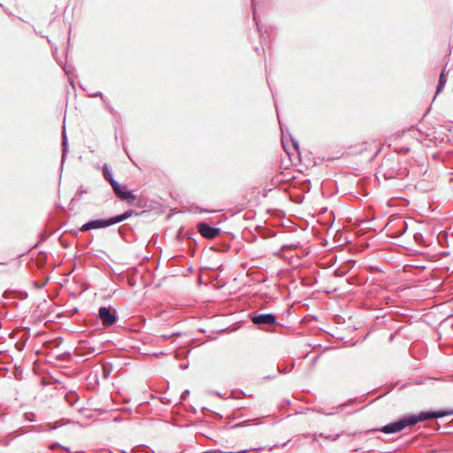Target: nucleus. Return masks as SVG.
Instances as JSON below:
<instances>
[{
  "instance_id": "nucleus-1",
  "label": "nucleus",
  "mask_w": 453,
  "mask_h": 453,
  "mask_svg": "<svg viewBox=\"0 0 453 453\" xmlns=\"http://www.w3.org/2000/svg\"><path fill=\"white\" fill-rule=\"evenodd\" d=\"M450 412L438 411H422L418 415L406 416L395 422L389 423L381 428L385 434H393L402 431L408 426H412L418 422L424 421L429 418H442Z\"/></svg>"
},
{
  "instance_id": "nucleus-2",
  "label": "nucleus",
  "mask_w": 453,
  "mask_h": 453,
  "mask_svg": "<svg viewBox=\"0 0 453 453\" xmlns=\"http://www.w3.org/2000/svg\"><path fill=\"white\" fill-rule=\"evenodd\" d=\"M132 214H133V211L130 210V211H127L125 213H123L121 215H118V216L110 218L108 219L90 220V221L85 223L81 227V231L86 232V231H88L91 229L107 227L111 225H114V224H117V223H119V222H122V221L127 219L128 218H130L132 216Z\"/></svg>"
},
{
  "instance_id": "nucleus-3",
  "label": "nucleus",
  "mask_w": 453,
  "mask_h": 453,
  "mask_svg": "<svg viewBox=\"0 0 453 453\" xmlns=\"http://www.w3.org/2000/svg\"><path fill=\"white\" fill-rule=\"evenodd\" d=\"M197 229H198V232L202 234V236L208 238V239H213L217 235H219L220 233L219 228L212 227L209 224L204 223V222L198 223Z\"/></svg>"
},
{
  "instance_id": "nucleus-4",
  "label": "nucleus",
  "mask_w": 453,
  "mask_h": 453,
  "mask_svg": "<svg viewBox=\"0 0 453 453\" xmlns=\"http://www.w3.org/2000/svg\"><path fill=\"white\" fill-rule=\"evenodd\" d=\"M98 316L104 326H110L117 320L115 313L111 312V309L107 307H101L98 311Z\"/></svg>"
},
{
  "instance_id": "nucleus-5",
  "label": "nucleus",
  "mask_w": 453,
  "mask_h": 453,
  "mask_svg": "<svg viewBox=\"0 0 453 453\" xmlns=\"http://www.w3.org/2000/svg\"><path fill=\"white\" fill-rule=\"evenodd\" d=\"M275 321V317L271 313L259 314L252 318V322L257 326L273 325Z\"/></svg>"
},
{
  "instance_id": "nucleus-6",
  "label": "nucleus",
  "mask_w": 453,
  "mask_h": 453,
  "mask_svg": "<svg viewBox=\"0 0 453 453\" xmlns=\"http://www.w3.org/2000/svg\"><path fill=\"white\" fill-rule=\"evenodd\" d=\"M114 193L119 198H120L121 200H126L129 203H134V201L135 200V196L131 191L126 190L122 187H119V188L114 190Z\"/></svg>"
},
{
  "instance_id": "nucleus-7",
  "label": "nucleus",
  "mask_w": 453,
  "mask_h": 453,
  "mask_svg": "<svg viewBox=\"0 0 453 453\" xmlns=\"http://www.w3.org/2000/svg\"><path fill=\"white\" fill-rule=\"evenodd\" d=\"M446 81H447V79H446V75H445V69H443L440 75V79H439V82H438L437 89H436V95L439 94L443 89Z\"/></svg>"
},
{
  "instance_id": "nucleus-8",
  "label": "nucleus",
  "mask_w": 453,
  "mask_h": 453,
  "mask_svg": "<svg viewBox=\"0 0 453 453\" xmlns=\"http://www.w3.org/2000/svg\"><path fill=\"white\" fill-rule=\"evenodd\" d=\"M63 425H65V423L62 419L56 421L55 423H48L45 426V430L51 431V430L57 429L58 427L62 426Z\"/></svg>"
},
{
  "instance_id": "nucleus-9",
  "label": "nucleus",
  "mask_w": 453,
  "mask_h": 453,
  "mask_svg": "<svg viewBox=\"0 0 453 453\" xmlns=\"http://www.w3.org/2000/svg\"><path fill=\"white\" fill-rule=\"evenodd\" d=\"M103 175L105 180H107L110 182L111 178H113L111 168L104 165L103 167Z\"/></svg>"
},
{
  "instance_id": "nucleus-10",
  "label": "nucleus",
  "mask_w": 453,
  "mask_h": 453,
  "mask_svg": "<svg viewBox=\"0 0 453 453\" xmlns=\"http://www.w3.org/2000/svg\"><path fill=\"white\" fill-rule=\"evenodd\" d=\"M62 138H63V141H62L63 155H62V157H65V156L67 152V137H66L65 131H63Z\"/></svg>"
},
{
  "instance_id": "nucleus-11",
  "label": "nucleus",
  "mask_w": 453,
  "mask_h": 453,
  "mask_svg": "<svg viewBox=\"0 0 453 453\" xmlns=\"http://www.w3.org/2000/svg\"><path fill=\"white\" fill-rule=\"evenodd\" d=\"M109 183L111 184L113 191L121 187L113 178H111Z\"/></svg>"
},
{
  "instance_id": "nucleus-12",
  "label": "nucleus",
  "mask_w": 453,
  "mask_h": 453,
  "mask_svg": "<svg viewBox=\"0 0 453 453\" xmlns=\"http://www.w3.org/2000/svg\"><path fill=\"white\" fill-rule=\"evenodd\" d=\"M71 397L72 399H75L76 400V395L74 394H70L69 395L66 396V399L68 400V398Z\"/></svg>"
},
{
  "instance_id": "nucleus-13",
  "label": "nucleus",
  "mask_w": 453,
  "mask_h": 453,
  "mask_svg": "<svg viewBox=\"0 0 453 453\" xmlns=\"http://www.w3.org/2000/svg\"><path fill=\"white\" fill-rule=\"evenodd\" d=\"M92 96L96 97V96H103L102 93L101 92H97L96 94H93Z\"/></svg>"
},
{
  "instance_id": "nucleus-14",
  "label": "nucleus",
  "mask_w": 453,
  "mask_h": 453,
  "mask_svg": "<svg viewBox=\"0 0 453 453\" xmlns=\"http://www.w3.org/2000/svg\"><path fill=\"white\" fill-rule=\"evenodd\" d=\"M188 394H189L188 390L184 391L182 394V397L184 398L185 395H188Z\"/></svg>"
},
{
  "instance_id": "nucleus-15",
  "label": "nucleus",
  "mask_w": 453,
  "mask_h": 453,
  "mask_svg": "<svg viewBox=\"0 0 453 453\" xmlns=\"http://www.w3.org/2000/svg\"><path fill=\"white\" fill-rule=\"evenodd\" d=\"M254 19H257V17H256V8H254Z\"/></svg>"
},
{
  "instance_id": "nucleus-16",
  "label": "nucleus",
  "mask_w": 453,
  "mask_h": 453,
  "mask_svg": "<svg viewBox=\"0 0 453 453\" xmlns=\"http://www.w3.org/2000/svg\"><path fill=\"white\" fill-rule=\"evenodd\" d=\"M224 453H234V452H224ZM237 453V452H236Z\"/></svg>"
},
{
  "instance_id": "nucleus-17",
  "label": "nucleus",
  "mask_w": 453,
  "mask_h": 453,
  "mask_svg": "<svg viewBox=\"0 0 453 453\" xmlns=\"http://www.w3.org/2000/svg\"><path fill=\"white\" fill-rule=\"evenodd\" d=\"M252 4H254V0H252Z\"/></svg>"
}]
</instances>
